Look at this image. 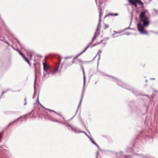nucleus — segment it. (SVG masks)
I'll return each mask as SVG.
<instances>
[{
    "label": "nucleus",
    "instance_id": "nucleus-1",
    "mask_svg": "<svg viewBox=\"0 0 158 158\" xmlns=\"http://www.w3.org/2000/svg\"><path fill=\"white\" fill-rule=\"evenodd\" d=\"M145 11H142L139 15L140 22H142L143 24L139 23L137 24V28L140 33L142 34H147V32L145 31L144 29V27L148 26L149 23V21L148 18L145 15Z\"/></svg>",
    "mask_w": 158,
    "mask_h": 158
},
{
    "label": "nucleus",
    "instance_id": "nucleus-2",
    "mask_svg": "<svg viewBox=\"0 0 158 158\" xmlns=\"http://www.w3.org/2000/svg\"><path fill=\"white\" fill-rule=\"evenodd\" d=\"M100 22H101L99 21V23L98 24V26H97V28L96 29V32L95 33L94 36L92 39V42L94 41V39H95L96 37L97 36L99 35V34L97 33V31L98 30V27L101 25Z\"/></svg>",
    "mask_w": 158,
    "mask_h": 158
},
{
    "label": "nucleus",
    "instance_id": "nucleus-3",
    "mask_svg": "<svg viewBox=\"0 0 158 158\" xmlns=\"http://www.w3.org/2000/svg\"><path fill=\"white\" fill-rule=\"evenodd\" d=\"M43 69L46 72H47L48 69L49 68V67L46 65L45 63V62H43Z\"/></svg>",
    "mask_w": 158,
    "mask_h": 158
},
{
    "label": "nucleus",
    "instance_id": "nucleus-4",
    "mask_svg": "<svg viewBox=\"0 0 158 158\" xmlns=\"http://www.w3.org/2000/svg\"><path fill=\"white\" fill-rule=\"evenodd\" d=\"M128 1L130 3L134 5L135 6H136V0H128Z\"/></svg>",
    "mask_w": 158,
    "mask_h": 158
},
{
    "label": "nucleus",
    "instance_id": "nucleus-5",
    "mask_svg": "<svg viewBox=\"0 0 158 158\" xmlns=\"http://www.w3.org/2000/svg\"><path fill=\"white\" fill-rule=\"evenodd\" d=\"M91 44H89V45H88V46H87V47L85 49L83 50V51H82L80 54L78 55L75 58H77L79 56H80L81 54L83 52H85L86 50L89 47V46Z\"/></svg>",
    "mask_w": 158,
    "mask_h": 158
},
{
    "label": "nucleus",
    "instance_id": "nucleus-6",
    "mask_svg": "<svg viewBox=\"0 0 158 158\" xmlns=\"http://www.w3.org/2000/svg\"><path fill=\"white\" fill-rule=\"evenodd\" d=\"M58 70V68L55 69L54 70H52L51 72V73L52 75H54L56 73H57Z\"/></svg>",
    "mask_w": 158,
    "mask_h": 158
},
{
    "label": "nucleus",
    "instance_id": "nucleus-7",
    "mask_svg": "<svg viewBox=\"0 0 158 158\" xmlns=\"http://www.w3.org/2000/svg\"><path fill=\"white\" fill-rule=\"evenodd\" d=\"M82 71L83 72V74L84 76L83 77V79H84V85H85V73L84 70V69L82 68Z\"/></svg>",
    "mask_w": 158,
    "mask_h": 158
},
{
    "label": "nucleus",
    "instance_id": "nucleus-8",
    "mask_svg": "<svg viewBox=\"0 0 158 158\" xmlns=\"http://www.w3.org/2000/svg\"><path fill=\"white\" fill-rule=\"evenodd\" d=\"M137 3H138L141 6L143 5V3L140 0H136V4Z\"/></svg>",
    "mask_w": 158,
    "mask_h": 158
},
{
    "label": "nucleus",
    "instance_id": "nucleus-9",
    "mask_svg": "<svg viewBox=\"0 0 158 158\" xmlns=\"http://www.w3.org/2000/svg\"><path fill=\"white\" fill-rule=\"evenodd\" d=\"M101 10H102V9H100V14H99V22H101V18L102 17V12H101Z\"/></svg>",
    "mask_w": 158,
    "mask_h": 158
},
{
    "label": "nucleus",
    "instance_id": "nucleus-10",
    "mask_svg": "<svg viewBox=\"0 0 158 158\" xmlns=\"http://www.w3.org/2000/svg\"><path fill=\"white\" fill-rule=\"evenodd\" d=\"M101 52H102V51L101 50H99V51H98V53L97 55L98 54V55L99 56V59L100 58V54L101 53Z\"/></svg>",
    "mask_w": 158,
    "mask_h": 158
},
{
    "label": "nucleus",
    "instance_id": "nucleus-11",
    "mask_svg": "<svg viewBox=\"0 0 158 158\" xmlns=\"http://www.w3.org/2000/svg\"><path fill=\"white\" fill-rule=\"evenodd\" d=\"M24 60L28 63L29 65H31V64L30 63L29 61L26 58H25Z\"/></svg>",
    "mask_w": 158,
    "mask_h": 158
},
{
    "label": "nucleus",
    "instance_id": "nucleus-12",
    "mask_svg": "<svg viewBox=\"0 0 158 158\" xmlns=\"http://www.w3.org/2000/svg\"><path fill=\"white\" fill-rule=\"evenodd\" d=\"M83 94H82V97H81V99L80 101V103H79V106H78V107L80 106V105L81 103V102H82V98H83Z\"/></svg>",
    "mask_w": 158,
    "mask_h": 158
},
{
    "label": "nucleus",
    "instance_id": "nucleus-13",
    "mask_svg": "<svg viewBox=\"0 0 158 158\" xmlns=\"http://www.w3.org/2000/svg\"><path fill=\"white\" fill-rule=\"evenodd\" d=\"M89 139H90V140L91 141H92V143H94V144L95 145H96V143L95 142H94L92 139H91L90 137H89Z\"/></svg>",
    "mask_w": 158,
    "mask_h": 158
},
{
    "label": "nucleus",
    "instance_id": "nucleus-14",
    "mask_svg": "<svg viewBox=\"0 0 158 158\" xmlns=\"http://www.w3.org/2000/svg\"><path fill=\"white\" fill-rule=\"evenodd\" d=\"M109 27V26L108 24H105L104 26V28L106 29L108 28Z\"/></svg>",
    "mask_w": 158,
    "mask_h": 158
},
{
    "label": "nucleus",
    "instance_id": "nucleus-15",
    "mask_svg": "<svg viewBox=\"0 0 158 158\" xmlns=\"http://www.w3.org/2000/svg\"><path fill=\"white\" fill-rule=\"evenodd\" d=\"M20 118V117L18 118V119H17L15 121H14V122H13V123H10V124H9V125H10L11 124H12V123H15V122L17 120H19V119Z\"/></svg>",
    "mask_w": 158,
    "mask_h": 158
},
{
    "label": "nucleus",
    "instance_id": "nucleus-16",
    "mask_svg": "<svg viewBox=\"0 0 158 158\" xmlns=\"http://www.w3.org/2000/svg\"><path fill=\"white\" fill-rule=\"evenodd\" d=\"M110 15L112 16H117L118 15V13H115L113 14H110Z\"/></svg>",
    "mask_w": 158,
    "mask_h": 158
},
{
    "label": "nucleus",
    "instance_id": "nucleus-17",
    "mask_svg": "<svg viewBox=\"0 0 158 158\" xmlns=\"http://www.w3.org/2000/svg\"><path fill=\"white\" fill-rule=\"evenodd\" d=\"M18 51L19 53L21 55V56L23 55V54L22 52H21L19 50H18Z\"/></svg>",
    "mask_w": 158,
    "mask_h": 158
},
{
    "label": "nucleus",
    "instance_id": "nucleus-18",
    "mask_svg": "<svg viewBox=\"0 0 158 158\" xmlns=\"http://www.w3.org/2000/svg\"><path fill=\"white\" fill-rule=\"evenodd\" d=\"M22 56L23 57V59H24L25 58H26V57L25 56H24V55H23Z\"/></svg>",
    "mask_w": 158,
    "mask_h": 158
},
{
    "label": "nucleus",
    "instance_id": "nucleus-19",
    "mask_svg": "<svg viewBox=\"0 0 158 158\" xmlns=\"http://www.w3.org/2000/svg\"><path fill=\"white\" fill-rule=\"evenodd\" d=\"M6 91H3V92L2 93V94L1 95H3L4 93H6Z\"/></svg>",
    "mask_w": 158,
    "mask_h": 158
},
{
    "label": "nucleus",
    "instance_id": "nucleus-20",
    "mask_svg": "<svg viewBox=\"0 0 158 158\" xmlns=\"http://www.w3.org/2000/svg\"><path fill=\"white\" fill-rule=\"evenodd\" d=\"M6 91H3V92L2 93V94L1 95H3L4 93H6Z\"/></svg>",
    "mask_w": 158,
    "mask_h": 158
},
{
    "label": "nucleus",
    "instance_id": "nucleus-21",
    "mask_svg": "<svg viewBox=\"0 0 158 158\" xmlns=\"http://www.w3.org/2000/svg\"><path fill=\"white\" fill-rule=\"evenodd\" d=\"M46 109L47 110H49L50 111H52V110H50V109Z\"/></svg>",
    "mask_w": 158,
    "mask_h": 158
},
{
    "label": "nucleus",
    "instance_id": "nucleus-22",
    "mask_svg": "<svg viewBox=\"0 0 158 158\" xmlns=\"http://www.w3.org/2000/svg\"><path fill=\"white\" fill-rule=\"evenodd\" d=\"M114 32L115 33H120V32H116L115 31H114Z\"/></svg>",
    "mask_w": 158,
    "mask_h": 158
},
{
    "label": "nucleus",
    "instance_id": "nucleus-23",
    "mask_svg": "<svg viewBox=\"0 0 158 158\" xmlns=\"http://www.w3.org/2000/svg\"><path fill=\"white\" fill-rule=\"evenodd\" d=\"M96 45V44H94L92 46V47H93V46H95V45Z\"/></svg>",
    "mask_w": 158,
    "mask_h": 158
},
{
    "label": "nucleus",
    "instance_id": "nucleus-24",
    "mask_svg": "<svg viewBox=\"0 0 158 158\" xmlns=\"http://www.w3.org/2000/svg\"><path fill=\"white\" fill-rule=\"evenodd\" d=\"M39 104H40V105L41 106L43 107L44 108V106H43L41 104H40V103H39Z\"/></svg>",
    "mask_w": 158,
    "mask_h": 158
},
{
    "label": "nucleus",
    "instance_id": "nucleus-25",
    "mask_svg": "<svg viewBox=\"0 0 158 158\" xmlns=\"http://www.w3.org/2000/svg\"><path fill=\"white\" fill-rule=\"evenodd\" d=\"M52 111L53 112H54V113H57L56 112H55V111H54V110H52Z\"/></svg>",
    "mask_w": 158,
    "mask_h": 158
},
{
    "label": "nucleus",
    "instance_id": "nucleus-26",
    "mask_svg": "<svg viewBox=\"0 0 158 158\" xmlns=\"http://www.w3.org/2000/svg\"><path fill=\"white\" fill-rule=\"evenodd\" d=\"M71 58V57H65V58L66 59H68V58Z\"/></svg>",
    "mask_w": 158,
    "mask_h": 158
},
{
    "label": "nucleus",
    "instance_id": "nucleus-27",
    "mask_svg": "<svg viewBox=\"0 0 158 158\" xmlns=\"http://www.w3.org/2000/svg\"><path fill=\"white\" fill-rule=\"evenodd\" d=\"M97 147H98V148L99 147V146L97 145V144H96V145H95Z\"/></svg>",
    "mask_w": 158,
    "mask_h": 158
},
{
    "label": "nucleus",
    "instance_id": "nucleus-28",
    "mask_svg": "<svg viewBox=\"0 0 158 158\" xmlns=\"http://www.w3.org/2000/svg\"><path fill=\"white\" fill-rule=\"evenodd\" d=\"M60 61H61V59H60L59 60V63H60Z\"/></svg>",
    "mask_w": 158,
    "mask_h": 158
},
{
    "label": "nucleus",
    "instance_id": "nucleus-29",
    "mask_svg": "<svg viewBox=\"0 0 158 158\" xmlns=\"http://www.w3.org/2000/svg\"><path fill=\"white\" fill-rule=\"evenodd\" d=\"M27 104V102H25V103L24 104V105H26Z\"/></svg>",
    "mask_w": 158,
    "mask_h": 158
},
{
    "label": "nucleus",
    "instance_id": "nucleus-30",
    "mask_svg": "<svg viewBox=\"0 0 158 158\" xmlns=\"http://www.w3.org/2000/svg\"><path fill=\"white\" fill-rule=\"evenodd\" d=\"M24 101H25V102H26V98H25V99H24Z\"/></svg>",
    "mask_w": 158,
    "mask_h": 158
},
{
    "label": "nucleus",
    "instance_id": "nucleus-31",
    "mask_svg": "<svg viewBox=\"0 0 158 158\" xmlns=\"http://www.w3.org/2000/svg\"><path fill=\"white\" fill-rule=\"evenodd\" d=\"M56 114H57L58 115H59L60 116H61V115L60 114H58V113H57Z\"/></svg>",
    "mask_w": 158,
    "mask_h": 158
},
{
    "label": "nucleus",
    "instance_id": "nucleus-32",
    "mask_svg": "<svg viewBox=\"0 0 158 158\" xmlns=\"http://www.w3.org/2000/svg\"><path fill=\"white\" fill-rule=\"evenodd\" d=\"M71 128L72 129V130H74V131H75V130L73 129V128L72 127H71Z\"/></svg>",
    "mask_w": 158,
    "mask_h": 158
},
{
    "label": "nucleus",
    "instance_id": "nucleus-33",
    "mask_svg": "<svg viewBox=\"0 0 158 158\" xmlns=\"http://www.w3.org/2000/svg\"><path fill=\"white\" fill-rule=\"evenodd\" d=\"M83 132L85 133L86 135H87V134L85 132L83 131Z\"/></svg>",
    "mask_w": 158,
    "mask_h": 158
},
{
    "label": "nucleus",
    "instance_id": "nucleus-34",
    "mask_svg": "<svg viewBox=\"0 0 158 158\" xmlns=\"http://www.w3.org/2000/svg\"><path fill=\"white\" fill-rule=\"evenodd\" d=\"M30 56H31H31H32V55H30Z\"/></svg>",
    "mask_w": 158,
    "mask_h": 158
},
{
    "label": "nucleus",
    "instance_id": "nucleus-35",
    "mask_svg": "<svg viewBox=\"0 0 158 158\" xmlns=\"http://www.w3.org/2000/svg\"><path fill=\"white\" fill-rule=\"evenodd\" d=\"M106 39H107V40L108 39V38H106Z\"/></svg>",
    "mask_w": 158,
    "mask_h": 158
},
{
    "label": "nucleus",
    "instance_id": "nucleus-36",
    "mask_svg": "<svg viewBox=\"0 0 158 158\" xmlns=\"http://www.w3.org/2000/svg\"><path fill=\"white\" fill-rule=\"evenodd\" d=\"M127 35H128L129 34L127 33Z\"/></svg>",
    "mask_w": 158,
    "mask_h": 158
},
{
    "label": "nucleus",
    "instance_id": "nucleus-37",
    "mask_svg": "<svg viewBox=\"0 0 158 158\" xmlns=\"http://www.w3.org/2000/svg\"><path fill=\"white\" fill-rule=\"evenodd\" d=\"M153 79V80H154V79H154V78H153V79Z\"/></svg>",
    "mask_w": 158,
    "mask_h": 158
},
{
    "label": "nucleus",
    "instance_id": "nucleus-38",
    "mask_svg": "<svg viewBox=\"0 0 158 158\" xmlns=\"http://www.w3.org/2000/svg\"><path fill=\"white\" fill-rule=\"evenodd\" d=\"M96 158H98V157L97 156H96Z\"/></svg>",
    "mask_w": 158,
    "mask_h": 158
},
{
    "label": "nucleus",
    "instance_id": "nucleus-39",
    "mask_svg": "<svg viewBox=\"0 0 158 158\" xmlns=\"http://www.w3.org/2000/svg\"><path fill=\"white\" fill-rule=\"evenodd\" d=\"M95 1L96 2H97V0H95Z\"/></svg>",
    "mask_w": 158,
    "mask_h": 158
},
{
    "label": "nucleus",
    "instance_id": "nucleus-40",
    "mask_svg": "<svg viewBox=\"0 0 158 158\" xmlns=\"http://www.w3.org/2000/svg\"><path fill=\"white\" fill-rule=\"evenodd\" d=\"M157 13H158V12H157Z\"/></svg>",
    "mask_w": 158,
    "mask_h": 158
}]
</instances>
